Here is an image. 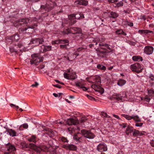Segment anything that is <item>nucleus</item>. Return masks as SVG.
I'll return each mask as SVG.
<instances>
[{"label": "nucleus", "instance_id": "f257e3e1", "mask_svg": "<svg viewBox=\"0 0 154 154\" xmlns=\"http://www.w3.org/2000/svg\"><path fill=\"white\" fill-rule=\"evenodd\" d=\"M99 45L100 48L99 55L102 57H106V53H109L112 51L110 45L108 44L100 43Z\"/></svg>", "mask_w": 154, "mask_h": 154}, {"label": "nucleus", "instance_id": "f03ea898", "mask_svg": "<svg viewBox=\"0 0 154 154\" xmlns=\"http://www.w3.org/2000/svg\"><path fill=\"white\" fill-rule=\"evenodd\" d=\"M32 59L30 61L31 64H35L37 65L38 63L42 62L43 60V57H40L38 54H35L32 55Z\"/></svg>", "mask_w": 154, "mask_h": 154}, {"label": "nucleus", "instance_id": "7ed1b4c3", "mask_svg": "<svg viewBox=\"0 0 154 154\" xmlns=\"http://www.w3.org/2000/svg\"><path fill=\"white\" fill-rule=\"evenodd\" d=\"M81 29L80 28L72 27L70 29H65L63 31V34H68L69 33L75 34L81 32Z\"/></svg>", "mask_w": 154, "mask_h": 154}, {"label": "nucleus", "instance_id": "20e7f679", "mask_svg": "<svg viewBox=\"0 0 154 154\" xmlns=\"http://www.w3.org/2000/svg\"><path fill=\"white\" fill-rule=\"evenodd\" d=\"M33 146L34 149L37 152L42 154V153L44 152V151H48V149L49 148L50 145L41 146L39 147L37 146L34 144H32Z\"/></svg>", "mask_w": 154, "mask_h": 154}, {"label": "nucleus", "instance_id": "39448f33", "mask_svg": "<svg viewBox=\"0 0 154 154\" xmlns=\"http://www.w3.org/2000/svg\"><path fill=\"white\" fill-rule=\"evenodd\" d=\"M130 68L132 71L138 73L142 72L143 69L141 65L138 63L131 65Z\"/></svg>", "mask_w": 154, "mask_h": 154}, {"label": "nucleus", "instance_id": "423d86ee", "mask_svg": "<svg viewBox=\"0 0 154 154\" xmlns=\"http://www.w3.org/2000/svg\"><path fill=\"white\" fill-rule=\"evenodd\" d=\"M82 134L84 137L89 139H93L95 136L94 134L91 130H82L81 131Z\"/></svg>", "mask_w": 154, "mask_h": 154}, {"label": "nucleus", "instance_id": "0eeeda50", "mask_svg": "<svg viewBox=\"0 0 154 154\" xmlns=\"http://www.w3.org/2000/svg\"><path fill=\"white\" fill-rule=\"evenodd\" d=\"M31 22L30 19H22L14 21L13 23L15 27H18L21 25H23L28 23V22Z\"/></svg>", "mask_w": 154, "mask_h": 154}, {"label": "nucleus", "instance_id": "6e6552de", "mask_svg": "<svg viewBox=\"0 0 154 154\" xmlns=\"http://www.w3.org/2000/svg\"><path fill=\"white\" fill-rule=\"evenodd\" d=\"M55 4L54 2L48 1L45 5H41V8L42 9H44L45 11H49L53 8Z\"/></svg>", "mask_w": 154, "mask_h": 154}, {"label": "nucleus", "instance_id": "1a4fd4ad", "mask_svg": "<svg viewBox=\"0 0 154 154\" xmlns=\"http://www.w3.org/2000/svg\"><path fill=\"white\" fill-rule=\"evenodd\" d=\"M127 97V95L124 92L120 94H115L112 96V98L116 99L118 101H120L123 99V98Z\"/></svg>", "mask_w": 154, "mask_h": 154}, {"label": "nucleus", "instance_id": "9d476101", "mask_svg": "<svg viewBox=\"0 0 154 154\" xmlns=\"http://www.w3.org/2000/svg\"><path fill=\"white\" fill-rule=\"evenodd\" d=\"M75 84L76 87L79 88H82L84 91H86L88 90V88L85 87V81L81 79L80 80L77 81Z\"/></svg>", "mask_w": 154, "mask_h": 154}, {"label": "nucleus", "instance_id": "9b49d317", "mask_svg": "<svg viewBox=\"0 0 154 154\" xmlns=\"http://www.w3.org/2000/svg\"><path fill=\"white\" fill-rule=\"evenodd\" d=\"M7 152L5 153L4 154H13L14 152L16 150L14 146L10 143L7 144Z\"/></svg>", "mask_w": 154, "mask_h": 154}, {"label": "nucleus", "instance_id": "f8f14e48", "mask_svg": "<svg viewBox=\"0 0 154 154\" xmlns=\"http://www.w3.org/2000/svg\"><path fill=\"white\" fill-rule=\"evenodd\" d=\"M97 150L100 152H105L107 150L106 145L103 143L102 142L98 145L97 147Z\"/></svg>", "mask_w": 154, "mask_h": 154}, {"label": "nucleus", "instance_id": "ddd939ff", "mask_svg": "<svg viewBox=\"0 0 154 154\" xmlns=\"http://www.w3.org/2000/svg\"><path fill=\"white\" fill-rule=\"evenodd\" d=\"M64 77L68 79L73 80L76 78V75L74 72L69 73H64L63 74Z\"/></svg>", "mask_w": 154, "mask_h": 154}, {"label": "nucleus", "instance_id": "4468645a", "mask_svg": "<svg viewBox=\"0 0 154 154\" xmlns=\"http://www.w3.org/2000/svg\"><path fill=\"white\" fill-rule=\"evenodd\" d=\"M44 42V40L42 38H36L32 39L30 42V44H35V46H37L40 44H42Z\"/></svg>", "mask_w": 154, "mask_h": 154}, {"label": "nucleus", "instance_id": "2eb2a0df", "mask_svg": "<svg viewBox=\"0 0 154 154\" xmlns=\"http://www.w3.org/2000/svg\"><path fill=\"white\" fill-rule=\"evenodd\" d=\"M68 18L70 20H71L74 19H79L84 18L83 14L81 13H79L78 16V14L75 15L74 14H72L68 16Z\"/></svg>", "mask_w": 154, "mask_h": 154}, {"label": "nucleus", "instance_id": "dca6fc26", "mask_svg": "<svg viewBox=\"0 0 154 154\" xmlns=\"http://www.w3.org/2000/svg\"><path fill=\"white\" fill-rule=\"evenodd\" d=\"M91 87L96 91L100 93V94H102L104 93V89L103 88H102L99 85H93L91 86Z\"/></svg>", "mask_w": 154, "mask_h": 154}, {"label": "nucleus", "instance_id": "f3484780", "mask_svg": "<svg viewBox=\"0 0 154 154\" xmlns=\"http://www.w3.org/2000/svg\"><path fill=\"white\" fill-rule=\"evenodd\" d=\"M153 48L150 46H147L145 47L144 49V53L148 55L151 54L153 52Z\"/></svg>", "mask_w": 154, "mask_h": 154}, {"label": "nucleus", "instance_id": "a211bd4d", "mask_svg": "<svg viewBox=\"0 0 154 154\" xmlns=\"http://www.w3.org/2000/svg\"><path fill=\"white\" fill-rule=\"evenodd\" d=\"M62 147L67 150H76L77 149L76 147L72 144L64 145Z\"/></svg>", "mask_w": 154, "mask_h": 154}, {"label": "nucleus", "instance_id": "6ab92c4d", "mask_svg": "<svg viewBox=\"0 0 154 154\" xmlns=\"http://www.w3.org/2000/svg\"><path fill=\"white\" fill-rule=\"evenodd\" d=\"M88 4V1L85 0H77L75 2V5H79L86 6Z\"/></svg>", "mask_w": 154, "mask_h": 154}, {"label": "nucleus", "instance_id": "aec40b11", "mask_svg": "<svg viewBox=\"0 0 154 154\" xmlns=\"http://www.w3.org/2000/svg\"><path fill=\"white\" fill-rule=\"evenodd\" d=\"M51 46H45L44 45H42L41 47L40 51L42 53H44L47 51L51 50Z\"/></svg>", "mask_w": 154, "mask_h": 154}, {"label": "nucleus", "instance_id": "412c9836", "mask_svg": "<svg viewBox=\"0 0 154 154\" xmlns=\"http://www.w3.org/2000/svg\"><path fill=\"white\" fill-rule=\"evenodd\" d=\"M91 79L93 81H90L89 82H99L100 83V76L96 75L93 77H92L91 78Z\"/></svg>", "mask_w": 154, "mask_h": 154}, {"label": "nucleus", "instance_id": "4be33fe9", "mask_svg": "<svg viewBox=\"0 0 154 154\" xmlns=\"http://www.w3.org/2000/svg\"><path fill=\"white\" fill-rule=\"evenodd\" d=\"M144 131H140L138 130H136L134 129V131L133 134V135L134 137L137 136H141L143 135L144 134Z\"/></svg>", "mask_w": 154, "mask_h": 154}, {"label": "nucleus", "instance_id": "5701e85b", "mask_svg": "<svg viewBox=\"0 0 154 154\" xmlns=\"http://www.w3.org/2000/svg\"><path fill=\"white\" fill-rule=\"evenodd\" d=\"M44 131L50 137H52L54 135V132L50 129L45 128L44 130Z\"/></svg>", "mask_w": 154, "mask_h": 154}, {"label": "nucleus", "instance_id": "b1692460", "mask_svg": "<svg viewBox=\"0 0 154 154\" xmlns=\"http://www.w3.org/2000/svg\"><path fill=\"white\" fill-rule=\"evenodd\" d=\"M77 121L72 118L68 119L66 121V124L69 125H75Z\"/></svg>", "mask_w": 154, "mask_h": 154}, {"label": "nucleus", "instance_id": "393cba45", "mask_svg": "<svg viewBox=\"0 0 154 154\" xmlns=\"http://www.w3.org/2000/svg\"><path fill=\"white\" fill-rule=\"evenodd\" d=\"M138 32L141 34H144L145 35H146L149 33H152L153 34V32L152 31L147 29L139 30H138Z\"/></svg>", "mask_w": 154, "mask_h": 154}, {"label": "nucleus", "instance_id": "a878e982", "mask_svg": "<svg viewBox=\"0 0 154 154\" xmlns=\"http://www.w3.org/2000/svg\"><path fill=\"white\" fill-rule=\"evenodd\" d=\"M132 59L134 61L137 62L142 61L143 59L142 57L139 56H134L132 57Z\"/></svg>", "mask_w": 154, "mask_h": 154}, {"label": "nucleus", "instance_id": "bb28decb", "mask_svg": "<svg viewBox=\"0 0 154 154\" xmlns=\"http://www.w3.org/2000/svg\"><path fill=\"white\" fill-rule=\"evenodd\" d=\"M69 41L67 40H55L52 42L54 44H58L59 43L63 44V43H67L68 44Z\"/></svg>", "mask_w": 154, "mask_h": 154}, {"label": "nucleus", "instance_id": "cd10ccee", "mask_svg": "<svg viewBox=\"0 0 154 154\" xmlns=\"http://www.w3.org/2000/svg\"><path fill=\"white\" fill-rule=\"evenodd\" d=\"M28 127V125L27 123H24L20 125L18 130L23 131L24 129H26Z\"/></svg>", "mask_w": 154, "mask_h": 154}, {"label": "nucleus", "instance_id": "c85d7f7f", "mask_svg": "<svg viewBox=\"0 0 154 154\" xmlns=\"http://www.w3.org/2000/svg\"><path fill=\"white\" fill-rule=\"evenodd\" d=\"M134 129H133L132 127L128 126L125 132L127 134L129 135L131 132H134Z\"/></svg>", "mask_w": 154, "mask_h": 154}, {"label": "nucleus", "instance_id": "c756f323", "mask_svg": "<svg viewBox=\"0 0 154 154\" xmlns=\"http://www.w3.org/2000/svg\"><path fill=\"white\" fill-rule=\"evenodd\" d=\"M115 32L116 34L118 35H127V34L122 29H118Z\"/></svg>", "mask_w": 154, "mask_h": 154}, {"label": "nucleus", "instance_id": "7c9ffc66", "mask_svg": "<svg viewBox=\"0 0 154 154\" xmlns=\"http://www.w3.org/2000/svg\"><path fill=\"white\" fill-rule=\"evenodd\" d=\"M126 83V81L125 80L120 79L118 81L117 84L118 85L120 86H122L124 85Z\"/></svg>", "mask_w": 154, "mask_h": 154}, {"label": "nucleus", "instance_id": "2f4dec72", "mask_svg": "<svg viewBox=\"0 0 154 154\" xmlns=\"http://www.w3.org/2000/svg\"><path fill=\"white\" fill-rule=\"evenodd\" d=\"M82 137H78L77 135H75L73 137V139L74 140H75L77 142V143L78 142H81L82 140Z\"/></svg>", "mask_w": 154, "mask_h": 154}, {"label": "nucleus", "instance_id": "473e14b6", "mask_svg": "<svg viewBox=\"0 0 154 154\" xmlns=\"http://www.w3.org/2000/svg\"><path fill=\"white\" fill-rule=\"evenodd\" d=\"M7 132L9 133L11 136H12V137L15 136L16 135V132L14 130L12 129L8 130Z\"/></svg>", "mask_w": 154, "mask_h": 154}, {"label": "nucleus", "instance_id": "72a5a7b5", "mask_svg": "<svg viewBox=\"0 0 154 154\" xmlns=\"http://www.w3.org/2000/svg\"><path fill=\"white\" fill-rule=\"evenodd\" d=\"M122 24L124 26H126L128 25L130 26H133V23L132 22H130L128 21H123L122 22Z\"/></svg>", "mask_w": 154, "mask_h": 154}, {"label": "nucleus", "instance_id": "f704fd0d", "mask_svg": "<svg viewBox=\"0 0 154 154\" xmlns=\"http://www.w3.org/2000/svg\"><path fill=\"white\" fill-rule=\"evenodd\" d=\"M122 116L124 118H125L126 119L128 120H130L132 119L133 118V115L132 116H130L128 115H126L125 114H122Z\"/></svg>", "mask_w": 154, "mask_h": 154}, {"label": "nucleus", "instance_id": "c9c22d12", "mask_svg": "<svg viewBox=\"0 0 154 154\" xmlns=\"http://www.w3.org/2000/svg\"><path fill=\"white\" fill-rule=\"evenodd\" d=\"M17 46L19 48H20L22 46V45L20 43H19L18 44L17 46L16 45L15 46V47L14 48V49L13 51H12V49H11V48H10V51H14L15 52H17V51H18L19 50V49L17 50L16 49V48L17 47Z\"/></svg>", "mask_w": 154, "mask_h": 154}, {"label": "nucleus", "instance_id": "e433bc0d", "mask_svg": "<svg viewBox=\"0 0 154 154\" xmlns=\"http://www.w3.org/2000/svg\"><path fill=\"white\" fill-rule=\"evenodd\" d=\"M110 17L113 18H116L118 17L119 15L116 13L113 12H111L110 13Z\"/></svg>", "mask_w": 154, "mask_h": 154}, {"label": "nucleus", "instance_id": "4c0bfd02", "mask_svg": "<svg viewBox=\"0 0 154 154\" xmlns=\"http://www.w3.org/2000/svg\"><path fill=\"white\" fill-rule=\"evenodd\" d=\"M59 140L60 141L62 142H63V143L66 142V143H67L69 141L68 140H67L66 138L65 137L63 136H62L61 137H60L59 138Z\"/></svg>", "mask_w": 154, "mask_h": 154}, {"label": "nucleus", "instance_id": "58836bf2", "mask_svg": "<svg viewBox=\"0 0 154 154\" xmlns=\"http://www.w3.org/2000/svg\"><path fill=\"white\" fill-rule=\"evenodd\" d=\"M132 119H133L135 121L137 122H140L141 121L140 119L139 118V116H134L133 115Z\"/></svg>", "mask_w": 154, "mask_h": 154}, {"label": "nucleus", "instance_id": "ea45409f", "mask_svg": "<svg viewBox=\"0 0 154 154\" xmlns=\"http://www.w3.org/2000/svg\"><path fill=\"white\" fill-rule=\"evenodd\" d=\"M97 68L98 69L103 70H105L106 69L105 66L100 64H98L97 65Z\"/></svg>", "mask_w": 154, "mask_h": 154}, {"label": "nucleus", "instance_id": "a19ab883", "mask_svg": "<svg viewBox=\"0 0 154 154\" xmlns=\"http://www.w3.org/2000/svg\"><path fill=\"white\" fill-rule=\"evenodd\" d=\"M28 140L30 142H32L34 143L36 142V137L34 135H33L28 139Z\"/></svg>", "mask_w": 154, "mask_h": 154}, {"label": "nucleus", "instance_id": "79ce46f5", "mask_svg": "<svg viewBox=\"0 0 154 154\" xmlns=\"http://www.w3.org/2000/svg\"><path fill=\"white\" fill-rule=\"evenodd\" d=\"M148 93L149 95L151 96H153L154 95V91L151 89H148Z\"/></svg>", "mask_w": 154, "mask_h": 154}, {"label": "nucleus", "instance_id": "37998d69", "mask_svg": "<svg viewBox=\"0 0 154 154\" xmlns=\"http://www.w3.org/2000/svg\"><path fill=\"white\" fill-rule=\"evenodd\" d=\"M68 130L70 134H73L75 132V129L72 127L68 128Z\"/></svg>", "mask_w": 154, "mask_h": 154}, {"label": "nucleus", "instance_id": "c03bdc74", "mask_svg": "<svg viewBox=\"0 0 154 154\" xmlns=\"http://www.w3.org/2000/svg\"><path fill=\"white\" fill-rule=\"evenodd\" d=\"M69 42L68 43V44L67 43H63V44H65V45H60V48L66 49V46L69 45Z\"/></svg>", "mask_w": 154, "mask_h": 154}, {"label": "nucleus", "instance_id": "a18cd8bd", "mask_svg": "<svg viewBox=\"0 0 154 154\" xmlns=\"http://www.w3.org/2000/svg\"><path fill=\"white\" fill-rule=\"evenodd\" d=\"M21 145L23 148H26L27 147V144L24 142H22L21 143Z\"/></svg>", "mask_w": 154, "mask_h": 154}, {"label": "nucleus", "instance_id": "49530a36", "mask_svg": "<svg viewBox=\"0 0 154 154\" xmlns=\"http://www.w3.org/2000/svg\"><path fill=\"white\" fill-rule=\"evenodd\" d=\"M93 43H95V44H93L89 45V47H90V48H91L94 45H97L98 44V42H96V40H94L93 41Z\"/></svg>", "mask_w": 154, "mask_h": 154}, {"label": "nucleus", "instance_id": "de8ad7c7", "mask_svg": "<svg viewBox=\"0 0 154 154\" xmlns=\"http://www.w3.org/2000/svg\"><path fill=\"white\" fill-rule=\"evenodd\" d=\"M117 7L119 8L120 7L122 6L123 5V3L122 1H120L117 3Z\"/></svg>", "mask_w": 154, "mask_h": 154}, {"label": "nucleus", "instance_id": "09e8293b", "mask_svg": "<svg viewBox=\"0 0 154 154\" xmlns=\"http://www.w3.org/2000/svg\"><path fill=\"white\" fill-rule=\"evenodd\" d=\"M86 96L88 98V99L92 100H95V99L92 96H91L87 94Z\"/></svg>", "mask_w": 154, "mask_h": 154}, {"label": "nucleus", "instance_id": "8fccbe9b", "mask_svg": "<svg viewBox=\"0 0 154 154\" xmlns=\"http://www.w3.org/2000/svg\"><path fill=\"white\" fill-rule=\"evenodd\" d=\"M143 124V123H136L135 124V126L136 127H141L142 126Z\"/></svg>", "mask_w": 154, "mask_h": 154}, {"label": "nucleus", "instance_id": "3c124183", "mask_svg": "<svg viewBox=\"0 0 154 154\" xmlns=\"http://www.w3.org/2000/svg\"><path fill=\"white\" fill-rule=\"evenodd\" d=\"M149 78L150 79L151 81H154V76L152 74H150L149 75Z\"/></svg>", "mask_w": 154, "mask_h": 154}, {"label": "nucleus", "instance_id": "603ef678", "mask_svg": "<svg viewBox=\"0 0 154 154\" xmlns=\"http://www.w3.org/2000/svg\"><path fill=\"white\" fill-rule=\"evenodd\" d=\"M38 85V84L36 82H35L34 84H32L31 87H37Z\"/></svg>", "mask_w": 154, "mask_h": 154}, {"label": "nucleus", "instance_id": "864d4df0", "mask_svg": "<svg viewBox=\"0 0 154 154\" xmlns=\"http://www.w3.org/2000/svg\"><path fill=\"white\" fill-rule=\"evenodd\" d=\"M118 0H108V1L109 3H114L118 2Z\"/></svg>", "mask_w": 154, "mask_h": 154}, {"label": "nucleus", "instance_id": "5fc2aeb1", "mask_svg": "<svg viewBox=\"0 0 154 154\" xmlns=\"http://www.w3.org/2000/svg\"><path fill=\"white\" fill-rule=\"evenodd\" d=\"M150 99L148 97H146L144 99V100L147 102H149L150 100Z\"/></svg>", "mask_w": 154, "mask_h": 154}, {"label": "nucleus", "instance_id": "6e6d98bb", "mask_svg": "<svg viewBox=\"0 0 154 154\" xmlns=\"http://www.w3.org/2000/svg\"><path fill=\"white\" fill-rule=\"evenodd\" d=\"M83 49H84V48L82 47H80L78 48L77 49V50L78 51H80L82 50Z\"/></svg>", "mask_w": 154, "mask_h": 154}, {"label": "nucleus", "instance_id": "4d7b16f0", "mask_svg": "<svg viewBox=\"0 0 154 154\" xmlns=\"http://www.w3.org/2000/svg\"><path fill=\"white\" fill-rule=\"evenodd\" d=\"M112 116L116 118L119 119H120L119 117L118 116H117V115H116L115 114H112Z\"/></svg>", "mask_w": 154, "mask_h": 154}, {"label": "nucleus", "instance_id": "13d9d810", "mask_svg": "<svg viewBox=\"0 0 154 154\" xmlns=\"http://www.w3.org/2000/svg\"><path fill=\"white\" fill-rule=\"evenodd\" d=\"M140 18L141 19L143 20H146V18L145 16L144 15L142 16Z\"/></svg>", "mask_w": 154, "mask_h": 154}, {"label": "nucleus", "instance_id": "bf43d9fd", "mask_svg": "<svg viewBox=\"0 0 154 154\" xmlns=\"http://www.w3.org/2000/svg\"><path fill=\"white\" fill-rule=\"evenodd\" d=\"M53 85L55 87H57V88H61V86L59 85H58V84H57V85Z\"/></svg>", "mask_w": 154, "mask_h": 154}, {"label": "nucleus", "instance_id": "052dcab7", "mask_svg": "<svg viewBox=\"0 0 154 154\" xmlns=\"http://www.w3.org/2000/svg\"><path fill=\"white\" fill-rule=\"evenodd\" d=\"M37 26L36 25H34V26H30V27H29L28 28V29H34L35 28V27L34 26Z\"/></svg>", "mask_w": 154, "mask_h": 154}, {"label": "nucleus", "instance_id": "680f3d73", "mask_svg": "<svg viewBox=\"0 0 154 154\" xmlns=\"http://www.w3.org/2000/svg\"><path fill=\"white\" fill-rule=\"evenodd\" d=\"M73 54L74 55H75L76 56H78L79 55V53H77L76 51L74 52Z\"/></svg>", "mask_w": 154, "mask_h": 154}, {"label": "nucleus", "instance_id": "e2e57ef3", "mask_svg": "<svg viewBox=\"0 0 154 154\" xmlns=\"http://www.w3.org/2000/svg\"><path fill=\"white\" fill-rule=\"evenodd\" d=\"M150 144H151V145L153 146V147H154V143H153V141H151L150 142Z\"/></svg>", "mask_w": 154, "mask_h": 154}, {"label": "nucleus", "instance_id": "0e129e2a", "mask_svg": "<svg viewBox=\"0 0 154 154\" xmlns=\"http://www.w3.org/2000/svg\"><path fill=\"white\" fill-rule=\"evenodd\" d=\"M10 106L11 107H15L16 105L13 104L11 103L10 104Z\"/></svg>", "mask_w": 154, "mask_h": 154}, {"label": "nucleus", "instance_id": "69168bd1", "mask_svg": "<svg viewBox=\"0 0 154 154\" xmlns=\"http://www.w3.org/2000/svg\"><path fill=\"white\" fill-rule=\"evenodd\" d=\"M127 126V124L126 123H124L123 124V128H125V127H126Z\"/></svg>", "mask_w": 154, "mask_h": 154}, {"label": "nucleus", "instance_id": "338daca9", "mask_svg": "<svg viewBox=\"0 0 154 154\" xmlns=\"http://www.w3.org/2000/svg\"><path fill=\"white\" fill-rule=\"evenodd\" d=\"M44 67H45V66L44 65H42L40 66V68L41 69H42Z\"/></svg>", "mask_w": 154, "mask_h": 154}, {"label": "nucleus", "instance_id": "774afa93", "mask_svg": "<svg viewBox=\"0 0 154 154\" xmlns=\"http://www.w3.org/2000/svg\"><path fill=\"white\" fill-rule=\"evenodd\" d=\"M53 95L55 97H57L58 96V94H56V93H53Z\"/></svg>", "mask_w": 154, "mask_h": 154}]
</instances>
